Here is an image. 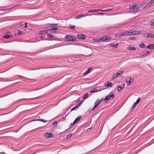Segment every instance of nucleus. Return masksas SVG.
<instances>
[{"mask_svg": "<svg viewBox=\"0 0 154 154\" xmlns=\"http://www.w3.org/2000/svg\"><path fill=\"white\" fill-rule=\"evenodd\" d=\"M65 39L67 41L73 42L76 40V38L70 35H67L65 37Z\"/></svg>", "mask_w": 154, "mask_h": 154, "instance_id": "f257e3e1", "label": "nucleus"}, {"mask_svg": "<svg viewBox=\"0 0 154 154\" xmlns=\"http://www.w3.org/2000/svg\"><path fill=\"white\" fill-rule=\"evenodd\" d=\"M114 94L113 93L111 92L109 94L106 96L104 100V101L106 103L109 100H112L114 98Z\"/></svg>", "mask_w": 154, "mask_h": 154, "instance_id": "f03ea898", "label": "nucleus"}, {"mask_svg": "<svg viewBox=\"0 0 154 154\" xmlns=\"http://www.w3.org/2000/svg\"><path fill=\"white\" fill-rule=\"evenodd\" d=\"M129 9H134L133 11V12L134 13H136L140 10V8H137V5L136 4H135L129 6Z\"/></svg>", "mask_w": 154, "mask_h": 154, "instance_id": "7ed1b4c3", "label": "nucleus"}, {"mask_svg": "<svg viewBox=\"0 0 154 154\" xmlns=\"http://www.w3.org/2000/svg\"><path fill=\"white\" fill-rule=\"evenodd\" d=\"M110 38L108 36L106 35L102 37L100 40H102L103 42L108 41L110 40Z\"/></svg>", "mask_w": 154, "mask_h": 154, "instance_id": "20e7f679", "label": "nucleus"}, {"mask_svg": "<svg viewBox=\"0 0 154 154\" xmlns=\"http://www.w3.org/2000/svg\"><path fill=\"white\" fill-rule=\"evenodd\" d=\"M103 98H102L101 100L98 99H97L96 101L94 103V106L97 107L99 104L102 102V101L103 100Z\"/></svg>", "mask_w": 154, "mask_h": 154, "instance_id": "39448f33", "label": "nucleus"}, {"mask_svg": "<svg viewBox=\"0 0 154 154\" xmlns=\"http://www.w3.org/2000/svg\"><path fill=\"white\" fill-rule=\"evenodd\" d=\"M45 136L47 138H51L53 137L54 135L53 134L51 133H46L45 134Z\"/></svg>", "mask_w": 154, "mask_h": 154, "instance_id": "423d86ee", "label": "nucleus"}, {"mask_svg": "<svg viewBox=\"0 0 154 154\" xmlns=\"http://www.w3.org/2000/svg\"><path fill=\"white\" fill-rule=\"evenodd\" d=\"M99 89V87H97L96 88H93L92 90H91L90 91V92L91 93H94L95 92L100 91L101 90H98Z\"/></svg>", "mask_w": 154, "mask_h": 154, "instance_id": "0eeeda50", "label": "nucleus"}, {"mask_svg": "<svg viewBox=\"0 0 154 154\" xmlns=\"http://www.w3.org/2000/svg\"><path fill=\"white\" fill-rule=\"evenodd\" d=\"M77 37L79 39H84L85 38V35L83 34H78Z\"/></svg>", "mask_w": 154, "mask_h": 154, "instance_id": "6e6552de", "label": "nucleus"}, {"mask_svg": "<svg viewBox=\"0 0 154 154\" xmlns=\"http://www.w3.org/2000/svg\"><path fill=\"white\" fill-rule=\"evenodd\" d=\"M146 48L149 49H154V44H150L148 45Z\"/></svg>", "mask_w": 154, "mask_h": 154, "instance_id": "1a4fd4ad", "label": "nucleus"}, {"mask_svg": "<svg viewBox=\"0 0 154 154\" xmlns=\"http://www.w3.org/2000/svg\"><path fill=\"white\" fill-rule=\"evenodd\" d=\"M105 85L106 87H112L113 86V84L111 82H107L105 83Z\"/></svg>", "mask_w": 154, "mask_h": 154, "instance_id": "9d476101", "label": "nucleus"}, {"mask_svg": "<svg viewBox=\"0 0 154 154\" xmlns=\"http://www.w3.org/2000/svg\"><path fill=\"white\" fill-rule=\"evenodd\" d=\"M154 2V0H152L150 2H149L147 4V5L145 6L144 8H146L147 6L149 7Z\"/></svg>", "mask_w": 154, "mask_h": 154, "instance_id": "9b49d317", "label": "nucleus"}, {"mask_svg": "<svg viewBox=\"0 0 154 154\" xmlns=\"http://www.w3.org/2000/svg\"><path fill=\"white\" fill-rule=\"evenodd\" d=\"M127 48L129 50L135 51L136 50V48H135L132 47L130 45L128 46Z\"/></svg>", "mask_w": 154, "mask_h": 154, "instance_id": "f8f14e48", "label": "nucleus"}, {"mask_svg": "<svg viewBox=\"0 0 154 154\" xmlns=\"http://www.w3.org/2000/svg\"><path fill=\"white\" fill-rule=\"evenodd\" d=\"M149 53V51H143L140 54V55L143 56L144 55L148 54Z\"/></svg>", "mask_w": 154, "mask_h": 154, "instance_id": "ddd939ff", "label": "nucleus"}, {"mask_svg": "<svg viewBox=\"0 0 154 154\" xmlns=\"http://www.w3.org/2000/svg\"><path fill=\"white\" fill-rule=\"evenodd\" d=\"M12 36L11 35H3V38H6L8 39L10 37H12Z\"/></svg>", "mask_w": 154, "mask_h": 154, "instance_id": "4468645a", "label": "nucleus"}, {"mask_svg": "<svg viewBox=\"0 0 154 154\" xmlns=\"http://www.w3.org/2000/svg\"><path fill=\"white\" fill-rule=\"evenodd\" d=\"M91 69V67H89L88 68V69L84 73H83V74L85 75L88 74L89 72Z\"/></svg>", "mask_w": 154, "mask_h": 154, "instance_id": "2eb2a0df", "label": "nucleus"}, {"mask_svg": "<svg viewBox=\"0 0 154 154\" xmlns=\"http://www.w3.org/2000/svg\"><path fill=\"white\" fill-rule=\"evenodd\" d=\"M112 9H107L105 10L98 9L99 11H103V12H106V11H112Z\"/></svg>", "mask_w": 154, "mask_h": 154, "instance_id": "dca6fc26", "label": "nucleus"}, {"mask_svg": "<svg viewBox=\"0 0 154 154\" xmlns=\"http://www.w3.org/2000/svg\"><path fill=\"white\" fill-rule=\"evenodd\" d=\"M52 26H48L45 28V29L47 31H50L52 30Z\"/></svg>", "mask_w": 154, "mask_h": 154, "instance_id": "f3484780", "label": "nucleus"}, {"mask_svg": "<svg viewBox=\"0 0 154 154\" xmlns=\"http://www.w3.org/2000/svg\"><path fill=\"white\" fill-rule=\"evenodd\" d=\"M48 33V32L47 30H46V29L45 30H42V31H41L40 32V34H45Z\"/></svg>", "mask_w": 154, "mask_h": 154, "instance_id": "a211bd4d", "label": "nucleus"}, {"mask_svg": "<svg viewBox=\"0 0 154 154\" xmlns=\"http://www.w3.org/2000/svg\"><path fill=\"white\" fill-rule=\"evenodd\" d=\"M129 31H127L125 32V33L123 34H122L121 35H129Z\"/></svg>", "mask_w": 154, "mask_h": 154, "instance_id": "6ab92c4d", "label": "nucleus"}, {"mask_svg": "<svg viewBox=\"0 0 154 154\" xmlns=\"http://www.w3.org/2000/svg\"><path fill=\"white\" fill-rule=\"evenodd\" d=\"M82 116L81 115L77 117L75 119V121L76 122H78L79 120L81 118Z\"/></svg>", "mask_w": 154, "mask_h": 154, "instance_id": "aec40b11", "label": "nucleus"}, {"mask_svg": "<svg viewBox=\"0 0 154 154\" xmlns=\"http://www.w3.org/2000/svg\"><path fill=\"white\" fill-rule=\"evenodd\" d=\"M86 16L83 15H79L78 16H76L75 17V18L76 19H78L81 17H84Z\"/></svg>", "mask_w": 154, "mask_h": 154, "instance_id": "412c9836", "label": "nucleus"}, {"mask_svg": "<svg viewBox=\"0 0 154 154\" xmlns=\"http://www.w3.org/2000/svg\"><path fill=\"white\" fill-rule=\"evenodd\" d=\"M135 31H129V35H135Z\"/></svg>", "mask_w": 154, "mask_h": 154, "instance_id": "4be33fe9", "label": "nucleus"}, {"mask_svg": "<svg viewBox=\"0 0 154 154\" xmlns=\"http://www.w3.org/2000/svg\"><path fill=\"white\" fill-rule=\"evenodd\" d=\"M119 72H120V73L119 72H117L116 73V75H117V76H119L121 74H123V72L122 71H119Z\"/></svg>", "mask_w": 154, "mask_h": 154, "instance_id": "5701e85b", "label": "nucleus"}, {"mask_svg": "<svg viewBox=\"0 0 154 154\" xmlns=\"http://www.w3.org/2000/svg\"><path fill=\"white\" fill-rule=\"evenodd\" d=\"M72 135V134H70L67 135L66 136V137L65 139H67L70 138L71 137Z\"/></svg>", "mask_w": 154, "mask_h": 154, "instance_id": "b1692460", "label": "nucleus"}, {"mask_svg": "<svg viewBox=\"0 0 154 154\" xmlns=\"http://www.w3.org/2000/svg\"><path fill=\"white\" fill-rule=\"evenodd\" d=\"M129 78H127L126 79V82L127 83V85H129L131 84V82H129Z\"/></svg>", "mask_w": 154, "mask_h": 154, "instance_id": "393cba45", "label": "nucleus"}, {"mask_svg": "<svg viewBox=\"0 0 154 154\" xmlns=\"http://www.w3.org/2000/svg\"><path fill=\"white\" fill-rule=\"evenodd\" d=\"M129 82H131V84H132L134 82V79L133 78H131V77H129Z\"/></svg>", "mask_w": 154, "mask_h": 154, "instance_id": "a878e982", "label": "nucleus"}, {"mask_svg": "<svg viewBox=\"0 0 154 154\" xmlns=\"http://www.w3.org/2000/svg\"><path fill=\"white\" fill-rule=\"evenodd\" d=\"M96 11H99L98 9L96 10H92L88 11V12L89 13H91L92 12H96Z\"/></svg>", "mask_w": 154, "mask_h": 154, "instance_id": "bb28decb", "label": "nucleus"}, {"mask_svg": "<svg viewBox=\"0 0 154 154\" xmlns=\"http://www.w3.org/2000/svg\"><path fill=\"white\" fill-rule=\"evenodd\" d=\"M111 46H112L113 47H115V48H116L118 46V44H112V45H110Z\"/></svg>", "mask_w": 154, "mask_h": 154, "instance_id": "cd10ccee", "label": "nucleus"}, {"mask_svg": "<svg viewBox=\"0 0 154 154\" xmlns=\"http://www.w3.org/2000/svg\"><path fill=\"white\" fill-rule=\"evenodd\" d=\"M117 77V76L116 75V73H115L113 74L112 76V79H115Z\"/></svg>", "mask_w": 154, "mask_h": 154, "instance_id": "c85d7f7f", "label": "nucleus"}, {"mask_svg": "<svg viewBox=\"0 0 154 154\" xmlns=\"http://www.w3.org/2000/svg\"><path fill=\"white\" fill-rule=\"evenodd\" d=\"M149 37L152 38H154V34L151 33H149Z\"/></svg>", "mask_w": 154, "mask_h": 154, "instance_id": "c756f323", "label": "nucleus"}, {"mask_svg": "<svg viewBox=\"0 0 154 154\" xmlns=\"http://www.w3.org/2000/svg\"><path fill=\"white\" fill-rule=\"evenodd\" d=\"M47 36L48 38H54V36H53L50 34H48Z\"/></svg>", "mask_w": 154, "mask_h": 154, "instance_id": "7c9ffc66", "label": "nucleus"}, {"mask_svg": "<svg viewBox=\"0 0 154 154\" xmlns=\"http://www.w3.org/2000/svg\"><path fill=\"white\" fill-rule=\"evenodd\" d=\"M140 100V97L138 98V99H137V100L136 102L134 103L136 105L137 104H138L139 103Z\"/></svg>", "mask_w": 154, "mask_h": 154, "instance_id": "2f4dec72", "label": "nucleus"}, {"mask_svg": "<svg viewBox=\"0 0 154 154\" xmlns=\"http://www.w3.org/2000/svg\"><path fill=\"white\" fill-rule=\"evenodd\" d=\"M123 88V87H120L119 86H118V91H120L121 90H122Z\"/></svg>", "mask_w": 154, "mask_h": 154, "instance_id": "473e14b6", "label": "nucleus"}, {"mask_svg": "<svg viewBox=\"0 0 154 154\" xmlns=\"http://www.w3.org/2000/svg\"><path fill=\"white\" fill-rule=\"evenodd\" d=\"M139 46L141 48H143L145 47V45L143 43L141 44Z\"/></svg>", "mask_w": 154, "mask_h": 154, "instance_id": "72a5a7b5", "label": "nucleus"}, {"mask_svg": "<svg viewBox=\"0 0 154 154\" xmlns=\"http://www.w3.org/2000/svg\"><path fill=\"white\" fill-rule=\"evenodd\" d=\"M79 107L78 106H75L71 110H70V112H72V111L73 110H75L77 108H78Z\"/></svg>", "mask_w": 154, "mask_h": 154, "instance_id": "f704fd0d", "label": "nucleus"}, {"mask_svg": "<svg viewBox=\"0 0 154 154\" xmlns=\"http://www.w3.org/2000/svg\"><path fill=\"white\" fill-rule=\"evenodd\" d=\"M135 35H138L140 34L141 33V32L140 31H135Z\"/></svg>", "mask_w": 154, "mask_h": 154, "instance_id": "c9c22d12", "label": "nucleus"}, {"mask_svg": "<svg viewBox=\"0 0 154 154\" xmlns=\"http://www.w3.org/2000/svg\"><path fill=\"white\" fill-rule=\"evenodd\" d=\"M88 93L86 94L84 96L83 98L84 99H86L88 97Z\"/></svg>", "mask_w": 154, "mask_h": 154, "instance_id": "e433bc0d", "label": "nucleus"}, {"mask_svg": "<svg viewBox=\"0 0 154 154\" xmlns=\"http://www.w3.org/2000/svg\"><path fill=\"white\" fill-rule=\"evenodd\" d=\"M17 32H18V35H21L22 34V33H24L20 31V30H18L17 31Z\"/></svg>", "mask_w": 154, "mask_h": 154, "instance_id": "4c0bfd02", "label": "nucleus"}, {"mask_svg": "<svg viewBox=\"0 0 154 154\" xmlns=\"http://www.w3.org/2000/svg\"><path fill=\"white\" fill-rule=\"evenodd\" d=\"M149 33H146L143 34L146 37H149Z\"/></svg>", "mask_w": 154, "mask_h": 154, "instance_id": "58836bf2", "label": "nucleus"}, {"mask_svg": "<svg viewBox=\"0 0 154 154\" xmlns=\"http://www.w3.org/2000/svg\"><path fill=\"white\" fill-rule=\"evenodd\" d=\"M140 4H141L140 3H139L136 4V5H137V8H140V7L141 6V5H140Z\"/></svg>", "mask_w": 154, "mask_h": 154, "instance_id": "ea45409f", "label": "nucleus"}, {"mask_svg": "<svg viewBox=\"0 0 154 154\" xmlns=\"http://www.w3.org/2000/svg\"><path fill=\"white\" fill-rule=\"evenodd\" d=\"M53 125L54 127L57 126V122H54L53 123Z\"/></svg>", "mask_w": 154, "mask_h": 154, "instance_id": "a19ab883", "label": "nucleus"}, {"mask_svg": "<svg viewBox=\"0 0 154 154\" xmlns=\"http://www.w3.org/2000/svg\"><path fill=\"white\" fill-rule=\"evenodd\" d=\"M52 30H56L58 29V28L56 27L52 26Z\"/></svg>", "mask_w": 154, "mask_h": 154, "instance_id": "79ce46f5", "label": "nucleus"}, {"mask_svg": "<svg viewBox=\"0 0 154 154\" xmlns=\"http://www.w3.org/2000/svg\"><path fill=\"white\" fill-rule=\"evenodd\" d=\"M70 27L71 28V29H74L75 28V26H72V25H70Z\"/></svg>", "mask_w": 154, "mask_h": 154, "instance_id": "37998d69", "label": "nucleus"}, {"mask_svg": "<svg viewBox=\"0 0 154 154\" xmlns=\"http://www.w3.org/2000/svg\"><path fill=\"white\" fill-rule=\"evenodd\" d=\"M76 122L74 120L73 123L70 125V126H72V127L74 125V124H75V123Z\"/></svg>", "mask_w": 154, "mask_h": 154, "instance_id": "c03bdc74", "label": "nucleus"}, {"mask_svg": "<svg viewBox=\"0 0 154 154\" xmlns=\"http://www.w3.org/2000/svg\"><path fill=\"white\" fill-rule=\"evenodd\" d=\"M136 105L135 104V103L134 104V105H133V106H132V107H131V109H133L134 107Z\"/></svg>", "mask_w": 154, "mask_h": 154, "instance_id": "a18cd8bd", "label": "nucleus"}, {"mask_svg": "<svg viewBox=\"0 0 154 154\" xmlns=\"http://www.w3.org/2000/svg\"><path fill=\"white\" fill-rule=\"evenodd\" d=\"M82 102H83V101H81L79 104H78L77 105V106H78V107H79L80 106L81 104H82Z\"/></svg>", "mask_w": 154, "mask_h": 154, "instance_id": "49530a36", "label": "nucleus"}, {"mask_svg": "<svg viewBox=\"0 0 154 154\" xmlns=\"http://www.w3.org/2000/svg\"><path fill=\"white\" fill-rule=\"evenodd\" d=\"M58 24V23H52L51 24V25H55V26H57Z\"/></svg>", "mask_w": 154, "mask_h": 154, "instance_id": "de8ad7c7", "label": "nucleus"}, {"mask_svg": "<svg viewBox=\"0 0 154 154\" xmlns=\"http://www.w3.org/2000/svg\"><path fill=\"white\" fill-rule=\"evenodd\" d=\"M40 121H42L43 122H46V121H44L42 119H40Z\"/></svg>", "mask_w": 154, "mask_h": 154, "instance_id": "09e8293b", "label": "nucleus"}, {"mask_svg": "<svg viewBox=\"0 0 154 154\" xmlns=\"http://www.w3.org/2000/svg\"><path fill=\"white\" fill-rule=\"evenodd\" d=\"M140 4H141L140 5H141V6H143L145 4V3H144L143 2H142Z\"/></svg>", "mask_w": 154, "mask_h": 154, "instance_id": "8fccbe9b", "label": "nucleus"}, {"mask_svg": "<svg viewBox=\"0 0 154 154\" xmlns=\"http://www.w3.org/2000/svg\"><path fill=\"white\" fill-rule=\"evenodd\" d=\"M27 27V23H25L24 27L25 28H26V27Z\"/></svg>", "mask_w": 154, "mask_h": 154, "instance_id": "3c124183", "label": "nucleus"}, {"mask_svg": "<svg viewBox=\"0 0 154 154\" xmlns=\"http://www.w3.org/2000/svg\"><path fill=\"white\" fill-rule=\"evenodd\" d=\"M98 15H104V13H98Z\"/></svg>", "mask_w": 154, "mask_h": 154, "instance_id": "603ef678", "label": "nucleus"}, {"mask_svg": "<svg viewBox=\"0 0 154 154\" xmlns=\"http://www.w3.org/2000/svg\"><path fill=\"white\" fill-rule=\"evenodd\" d=\"M96 107L94 106V107L91 109V111H93Z\"/></svg>", "mask_w": 154, "mask_h": 154, "instance_id": "864d4df0", "label": "nucleus"}, {"mask_svg": "<svg viewBox=\"0 0 154 154\" xmlns=\"http://www.w3.org/2000/svg\"><path fill=\"white\" fill-rule=\"evenodd\" d=\"M40 119H38L36 120H35L32 121H40Z\"/></svg>", "mask_w": 154, "mask_h": 154, "instance_id": "5fc2aeb1", "label": "nucleus"}, {"mask_svg": "<svg viewBox=\"0 0 154 154\" xmlns=\"http://www.w3.org/2000/svg\"><path fill=\"white\" fill-rule=\"evenodd\" d=\"M116 36H119H119H122L120 34H116Z\"/></svg>", "mask_w": 154, "mask_h": 154, "instance_id": "6e6d98bb", "label": "nucleus"}, {"mask_svg": "<svg viewBox=\"0 0 154 154\" xmlns=\"http://www.w3.org/2000/svg\"><path fill=\"white\" fill-rule=\"evenodd\" d=\"M68 114H67L66 116H65L64 117H63L62 118L63 119V120H64L65 119V118L66 117V116L68 115Z\"/></svg>", "mask_w": 154, "mask_h": 154, "instance_id": "4d7b16f0", "label": "nucleus"}, {"mask_svg": "<svg viewBox=\"0 0 154 154\" xmlns=\"http://www.w3.org/2000/svg\"><path fill=\"white\" fill-rule=\"evenodd\" d=\"M151 25L152 26H154V22L151 23Z\"/></svg>", "mask_w": 154, "mask_h": 154, "instance_id": "13d9d810", "label": "nucleus"}, {"mask_svg": "<svg viewBox=\"0 0 154 154\" xmlns=\"http://www.w3.org/2000/svg\"><path fill=\"white\" fill-rule=\"evenodd\" d=\"M41 38H44V37L43 36H41Z\"/></svg>", "mask_w": 154, "mask_h": 154, "instance_id": "bf43d9fd", "label": "nucleus"}, {"mask_svg": "<svg viewBox=\"0 0 154 154\" xmlns=\"http://www.w3.org/2000/svg\"><path fill=\"white\" fill-rule=\"evenodd\" d=\"M10 32H6L5 33H10Z\"/></svg>", "mask_w": 154, "mask_h": 154, "instance_id": "052dcab7", "label": "nucleus"}, {"mask_svg": "<svg viewBox=\"0 0 154 154\" xmlns=\"http://www.w3.org/2000/svg\"><path fill=\"white\" fill-rule=\"evenodd\" d=\"M125 85V84H124L123 86V87H123V88L124 87V86Z\"/></svg>", "mask_w": 154, "mask_h": 154, "instance_id": "680f3d73", "label": "nucleus"}, {"mask_svg": "<svg viewBox=\"0 0 154 154\" xmlns=\"http://www.w3.org/2000/svg\"><path fill=\"white\" fill-rule=\"evenodd\" d=\"M133 38L131 39V40H133Z\"/></svg>", "mask_w": 154, "mask_h": 154, "instance_id": "e2e57ef3", "label": "nucleus"}, {"mask_svg": "<svg viewBox=\"0 0 154 154\" xmlns=\"http://www.w3.org/2000/svg\"><path fill=\"white\" fill-rule=\"evenodd\" d=\"M133 38L131 39V40H133Z\"/></svg>", "mask_w": 154, "mask_h": 154, "instance_id": "0e129e2a", "label": "nucleus"}]
</instances>
